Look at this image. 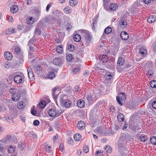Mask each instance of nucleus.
<instances>
[{
    "instance_id": "f257e3e1",
    "label": "nucleus",
    "mask_w": 156,
    "mask_h": 156,
    "mask_svg": "<svg viewBox=\"0 0 156 156\" xmlns=\"http://www.w3.org/2000/svg\"><path fill=\"white\" fill-rule=\"evenodd\" d=\"M139 1L137 0L135 1L130 9V11L133 12H137L138 10V7L139 6Z\"/></svg>"
},
{
    "instance_id": "f03ea898",
    "label": "nucleus",
    "mask_w": 156,
    "mask_h": 156,
    "mask_svg": "<svg viewBox=\"0 0 156 156\" xmlns=\"http://www.w3.org/2000/svg\"><path fill=\"white\" fill-rule=\"evenodd\" d=\"M82 32L85 34V39L86 43H89L91 41V35L89 34L88 31L85 30H83Z\"/></svg>"
},
{
    "instance_id": "7ed1b4c3",
    "label": "nucleus",
    "mask_w": 156,
    "mask_h": 156,
    "mask_svg": "<svg viewBox=\"0 0 156 156\" xmlns=\"http://www.w3.org/2000/svg\"><path fill=\"white\" fill-rule=\"evenodd\" d=\"M96 96L94 94H89L87 96V100L89 103H91L96 100Z\"/></svg>"
},
{
    "instance_id": "20e7f679",
    "label": "nucleus",
    "mask_w": 156,
    "mask_h": 156,
    "mask_svg": "<svg viewBox=\"0 0 156 156\" xmlns=\"http://www.w3.org/2000/svg\"><path fill=\"white\" fill-rule=\"evenodd\" d=\"M5 59L7 60H11L12 58V55L11 53L8 51H5L4 53Z\"/></svg>"
},
{
    "instance_id": "39448f33",
    "label": "nucleus",
    "mask_w": 156,
    "mask_h": 156,
    "mask_svg": "<svg viewBox=\"0 0 156 156\" xmlns=\"http://www.w3.org/2000/svg\"><path fill=\"white\" fill-rule=\"evenodd\" d=\"M121 38L123 40H127L129 37V35L126 31L121 32L120 34Z\"/></svg>"
},
{
    "instance_id": "423d86ee",
    "label": "nucleus",
    "mask_w": 156,
    "mask_h": 156,
    "mask_svg": "<svg viewBox=\"0 0 156 156\" xmlns=\"http://www.w3.org/2000/svg\"><path fill=\"white\" fill-rule=\"evenodd\" d=\"M14 80L16 83H20L22 81V77L19 75L15 76L14 78Z\"/></svg>"
},
{
    "instance_id": "0eeeda50",
    "label": "nucleus",
    "mask_w": 156,
    "mask_h": 156,
    "mask_svg": "<svg viewBox=\"0 0 156 156\" xmlns=\"http://www.w3.org/2000/svg\"><path fill=\"white\" fill-rule=\"evenodd\" d=\"M48 114L49 116L51 117L56 116V110L54 108L50 109L48 111Z\"/></svg>"
},
{
    "instance_id": "6e6552de",
    "label": "nucleus",
    "mask_w": 156,
    "mask_h": 156,
    "mask_svg": "<svg viewBox=\"0 0 156 156\" xmlns=\"http://www.w3.org/2000/svg\"><path fill=\"white\" fill-rule=\"evenodd\" d=\"M78 129L80 130H82L85 128V123L82 121H79L77 125Z\"/></svg>"
},
{
    "instance_id": "1a4fd4ad",
    "label": "nucleus",
    "mask_w": 156,
    "mask_h": 156,
    "mask_svg": "<svg viewBox=\"0 0 156 156\" xmlns=\"http://www.w3.org/2000/svg\"><path fill=\"white\" fill-rule=\"evenodd\" d=\"M108 10H110L111 11H115L118 8V6L116 4L112 3L110 5L109 7H108Z\"/></svg>"
},
{
    "instance_id": "9d476101",
    "label": "nucleus",
    "mask_w": 156,
    "mask_h": 156,
    "mask_svg": "<svg viewBox=\"0 0 156 156\" xmlns=\"http://www.w3.org/2000/svg\"><path fill=\"white\" fill-rule=\"evenodd\" d=\"M78 107L80 108H83L85 105V102L84 100L81 99L79 100L77 103Z\"/></svg>"
},
{
    "instance_id": "9b49d317",
    "label": "nucleus",
    "mask_w": 156,
    "mask_h": 156,
    "mask_svg": "<svg viewBox=\"0 0 156 156\" xmlns=\"http://www.w3.org/2000/svg\"><path fill=\"white\" fill-rule=\"evenodd\" d=\"M62 103H63L64 106H65L67 108L70 107L71 104V102L69 100H62Z\"/></svg>"
},
{
    "instance_id": "f8f14e48",
    "label": "nucleus",
    "mask_w": 156,
    "mask_h": 156,
    "mask_svg": "<svg viewBox=\"0 0 156 156\" xmlns=\"http://www.w3.org/2000/svg\"><path fill=\"white\" fill-rule=\"evenodd\" d=\"M99 60L103 62H107L108 60L107 56L105 55H101L99 57Z\"/></svg>"
},
{
    "instance_id": "ddd939ff",
    "label": "nucleus",
    "mask_w": 156,
    "mask_h": 156,
    "mask_svg": "<svg viewBox=\"0 0 156 156\" xmlns=\"http://www.w3.org/2000/svg\"><path fill=\"white\" fill-rule=\"evenodd\" d=\"M12 98L14 101H17L20 99V95L18 93H14L12 96Z\"/></svg>"
},
{
    "instance_id": "4468645a",
    "label": "nucleus",
    "mask_w": 156,
    "mask_h": 156,
    "mask_svg": "<svg viewBox=\"0 0 156 156\" xmlns=\"http://www.w3.org/2000/svg\"><path fill=\"white\" fill-rule=\"evenodd\" d=\"M156 16L154 15L150 16L147 19V21L150 23H152L156 20Z\"/></svg>"
},
{
    "instance_id": "2eb2a0df",
    "label": "nucleus",
    "mask_w": 156,
    "mask_h": 156,
    "mask_svg": "<svg viewBox=\"0 0 156 156\" xmlns=\"http://www.w3.org/2000/svg\"><path fill=\"white\" fill-rule=\"evenodd\" d=\"M62 63V61L59 58H55L53 61V63L56 65H58Z\"/></svg>"
},
{
    "instance_id": "dca6fc26",
    "label": "nucleus",
    "mask_w": 156,
    "mask_h": 156,
    "mask_svg": "<svg viewBox=\"0 0 156 156\" xmlns=\"http://www.w3.org/2000/svg\"><path fill=\"white\" fill-rule=\"evenodd\" d=\"M110 1V0H103V6L106 10L108 9V6Z\"/></svg>"
},
{
    "instance_id": "f3484780",
    "label": "nucleus",
    "mask_w": 156,
    "mask_h": 156,
    "mask_svg": "<svg viewBox=\"0 0 156 156\" xmlns=\"http://www.w3.org/2000/svg\"><path fill=\"white\" fill-rule=\"evenodd\" d=\"M139 52L140 55L143 56H145L147 54V50L143 48H140Z\"/></svg>"
},
{
    "instance_id": "a211bd4d",
    "label": "nucleus",
    "mask_w": 156,
    "mask_h": 156,
    "mask_svg": "<svg viewBox=\"0 0 156 156\" xmlns=\"http://www.w3.org/2000/svg\"><path fill=\"white\" fill-rule=\"evenodd\" d=\"M15 54H16L17 55H21L22 53L20 51V48L18 47H16L15 48Z\"/></svg>"
},
{
    "instance_id": "6ab92c4d",
    "label": "nucleus",
    "mask_w": 156,
    "mask_h": 156,
    "mask_svg": "<svg viewBox=\"0 0 156 156\" xmlns=\"http://www.w3.org/2000/svg\"><path fill=\"white\" fill-rule=\"evenodd\" d=\"M124 59L121 57H119L118 58L117 64L120 66L123 65L124 64Z\"/></svg>"
},
{
    "instance_id": "aec40b11",
    "label": "nucleus",
    "mask_w": 156,
    "mask_h": 156,
    "mask_svg": "<svg viewBox=\"0 0 156 156\" xmlns=\"http://www.w3.org/2000/svg\"><path fill=\"white\" fill-rule=\"evenodd\" d=\"M81 65L80 64H77L75 67L74 68L73 72L74 73H76L80 70L81 68Z\"/></svg>"
},
{
    "instance_id": "412c9836",
    "label": "nucleus",
    "mask_w": 156,
    "mask_h": 156,
    "mask_svg": "<svg viewBox=\"0 0 156 156\" xmlns=\"http://www.w3.org/2000/svg\"><path fill=\"white\" fill-rule=\"evenodd\" d=\"M18 10V8L16 5H14L11 7L10 11L13 13L16 12Z\"/></svg>"
},
{
    "instance_id": "4be33fe9",
    "label": "nucleus",
    "mask_w": 156,
    "mask_h": 156,
    "mask_svg": "<svg viewBox=\"0 0 156 156\" xmlns=\"http://www.w3.org/2000/svg\"><path fill=\"white\" fill-rule=\"evenodd\" d=\"M105 79L108 80H111L113 77L112 75L109 73H106L105 76Z\"/></svg>"
},
{
    "instance_id": "5701e85b",
    "label": "nucleus",
    "mask_w": 156,
    "mask_h": 156,
    "mask_svg": "<svg viewBox=\"0 0 156 156\" xmlns=\"http://www.w3.org/2000/svg\"><path fill=\"white\" fill-rule=\"evenodd\" d=\"M74 138L75 140L79 141L81 140L82 137L80 134L76 133L74 136Z\"/></svg>"
},
{
    "instance_id": "b1692460",
    "label": "nucleus",
    "mask_w": 156,
    "mask_h": 156,
    "mask_svg": "<svg viewBox=\"0 0 156 156\" xmlns=\"http://www.w3.org/2000/svg\"><path fill=\"white\" fill-rule=\"evenodd\" d=\"M16 147L11 146L8 148V151L9 153L12 154L15 152L16 151Z\"/></svg>"
},
{
    "instance_id": "393cba45",
    "label": "nucleus",
    "mask_w": 156,
    "mask_h": 156,
    "mask_svg": "<svg viewBox=\"0 0 156 156\" xmlns=\"http://www.w3.org/2000/svg\"><path fill=\"white\" fill-rule=\"evenodd\" d=\"M120 24L122 28H124L126 26L127 23L125 20H122L120 21Z\"/></svg>"
},
{
    "instance_id": "a878e982",
    "label": "nucleus",
    "mask_w": 156,
    "mask_h": 156,
    "mask_svg": "<svg viewBox=\"0 0 156 156\" xmlns=\"http://www.w3.org/2000/svg\"><path fill=\"white\" fill-rule=\"evenodd\" d=\"M46 102L44 101H42L38 104L39 107L40 108H44L46 105Z\"/></svg>"
},
{
    "instance_id": "bb28decb",
    "label": "nucleus",
    "mask_w": 156,
    "mask_h": 156,
    "mask_svg": "<svg viewBox=\"0 0 156 156\" xmlns=\"http://www.w3.org/2000/svg\"><path fill=\"white\" fill-rule=\"evenodd\" d=\"M124 115L121 113L117 115V119L119 122H121L124 121Z\"/></svg>"
},
{
    "instance_id": "cd10ccee",
    "label": "nucleus",
    "mask_w": 156,
    "mask_h": 156,
    "mask_svg": "<svg viewBox=\"0 0 156 156\" xmlns=\"http://www.w3.org/2000/svg\"><path fill=\"white\" fill-rule=\"evenodd\" d=\"M73 39L75 41L79 42L80 40L81 39V37L80 35L78 34H76L74 35Z\"/></svg>"
},
{
    "instance_id": "c85d7f7f",
    "label": "nucleus",
    "mask_w": 156,
    "mask_h": 156,
    "mask_svg": "<svg viewBox=\"0 0 156 156\" xmlns=\"http://www.w3.org/2000/svg\"><path fill=\"white\" fill-rule=\"evenodd\" d=\"M23 102L22 101H20L17 104V107L18 109H22L24 107Z\"/></svg>"
},
{
    "instance_id": "c756f323",
    "label": "nucleus",
    "mask_w": 156,
    "mask_h": 156,
    "mask_svg": "<svg viewBox=\"0 0 156 156\" xmlns=\"http://www.w3.org/2000/svg\"><path fill=\"white\" fill-rule=\"evenodd\" d=\"M11 137V136L10 135H8L6 136L4 140H2L1 141H3L4 143H7L10 140V139Z\"/></svg>"
},
{
    "instance_id": "7c9ffc66",
    "label": "nucleus",
    "mask_w": 156,
    "mask_h": 156,
    "mask_svg": "<svg viewBox=\"0 0 156 156\" xmlns=\"http://www.w3.org/2000/svg\"><path fill=\"white\" fill-rule=\"evenodd\" d=\"M112 29L111 27H108L105 29L104 32L106 34H108L112 32Z\"/></svg>"
},
{
    "instance_id": "2f4dec72",
    "label": "nucleus",
    "mask_w": 156,
    "mask_h": 156,
    "mask_svg": "<svg viewBox=\"0 0 156 156\" xmlns=\"http://www.w3.org/2000/svg\"><path fill=\"white\" fill-rule=\"evenodd\" d=\"M74 56L71 54H69L66 56V59L68 61L70 62L73 59Z\"/></svg>"
},
{
    "instance_id": "473e14b6",
    "label": "nucleus",
    "mask_w": 156,
    "mask_h": 156,
    "mask_svg": "<svg viewBox=\"0 0 156 156\" xmlns=\"http://www.w3.org/2000/svg\"><path fill=\"white\" fill-rule=\"evenodd\" d=\"M34 69L35 72L38 73V72H40L42 69V68L41 66H35L34 67Z\"/></svg>"
},
{
    "instance_id": "72a5a7b5",
    "label": "nucleus",
    "mask_w": 156,
    "mask_h": 156,
    "mask_svg": "<svg viewBox=\"0 0 156 156\" xmlns=\"http://www.w3.org/2000/svg\"><path fill=\"white\" fill-rule=\"evenodd\" d=\"M67 48L68 50L69 51H72L73 50L74 48V46L72 44H68L67 45Z\"/></svg>"
},
{
    "instance_id": "f704fd0d",
    "label": "nucleus",
    "mask_w": 156,
    "mask_h": 156,
    "mask_svg": "<svg viewBox=\"0 0 156 156\" xmlns=\"http://www.w3.org/2000/svg\"><path fill=\"white\" fill-rule=\"evenodd\" d=\"M71 9L70 7H68L66 8H65L63 9L64 12L66 14L70 13L71 12Z\"/></svg>"
},
{
    "instance_id": "c9c22d12",
    "label": "nucleus",
    "mask_w": 156,
    "mask_h": 156,
    "mask_svg": "<svg viewBox=\"0 0 156 156\" xmlns=\"http://www.w3.org/2000/svg\"><path fill=\"white\" fill-rule=\"evenodd\" d=\"M55 76L54 72H50L48 73V78L49 79H52Z\"/></svg>"
},
{
    "instance_id": "e433bc0d",
    "label": "nucleus",
    "mask_w": 156,
    "mask_h": 156,
    "mask_svg": "<svg viewBox=\"0 0 156 156\" xmlns=\"http://www.w3.org/2000/svg\"><path fill=\"white\" fill-rule=\"evenodd\" d=\"M105 151L108 153H110L111 152L112 148L109 145H106L105 147Z\"/></svg>"
},
{
    "instance_id": "4c0bfd02",
    "label": "nucleus",
    "mask_w": 156,
    "mask_h": 156,
    "mask_svg": "<svg viewBox=\"0 0 156 156\" xmlns=\"http://www.w3.org/2000/svg\"><path fill=\"white\" fill-rule=\"evenodd\" d=\"M139 139L141 142H144L147 140L146 136L144 134L141 135Z\"/></svg>"
},
{
    "instance_id": "58836bf2",
    "label": "nucleus",
    "mask_w": 156,
    "mask_h": 156,
    "mask_svg": "<svg viewBox=\"0 0 156 156\" xmlns=\"http://www.w3.org/2000/svg\"><path fill=\"white\" fill-rule=\"evenodd\" d=\"M34 19L32 17H30L29 19L27 20L26 23L27 24H32L34 22Z\"/></svg>"
},
{
    "instance_id": "ea45409f",
    "label": "nucleus",
    "mask_w": 156,
    "mask_h": 156,
    "mask_svg": "<svg viewBox=\"0 0 156 156\" xmlns=\"http://www.w3.org/2000/svg\"><path fill=\"white\" fill-rule=\"evenodd\" d=\"M69 4L71 6H74L77 4V2L76 0H70Z\"/></svg>"
},
{
    "instance_id": "a19ab883",
    "label": "nucleus",
    "mask_w": 156,
    "mask_h": 156,
    "mask_svg": "<svg viewBox=\"0 0 156 156\" xmlns=\"http://www.w3.org/2000/svg\"><path fill=\"white\" fill-rule=\"evenodd\" d=\"M18 146L19 148L21 150H22L25 147V145L20 142L19 143Z\"/></svg>"
},
{
    "instance_id": "79ce46f5",
    "label": "nucleus",
    "mask_w": 156,
    "mask_h": 156,
    "mask_svg": "<svg viewBox=\"0 0 156 156\" xmlns=\"http://www.w3.org/2000/svg\"><path fill=\"white\" fill-rule=\"evenodd\" d=\"M150 141L151 144L156 145V137L153 136L151 138Z\"/></svg>"
},
{
    "instance_id": "37998d69",
    "label": "nucleus",
    "mask_w": 156,
    "mask_h": 156,
    "mask_svg": "<svg viewBox=\"0 0 156 156\" xmlns=\"http://www.w3.org/2000/svg\"><path fill=\"white\" fill-rule=\"evenodd\" d=\"M150 85L151 87L153 88L156 87V81L153 80L151 81L150 82Z\"/></svg>"
},
{
    "instance_id": "c03bdc74",
    "label": "nucleus",
    "mask_w": 156,
    "mask_h": 156,
    "mask_svg": "<svg viewBox=\"0 0 156 156\" xmlns=\"http://www.w3.org/2000/svg\"><path fill=\"white\" fill-rule=\"evenodd\" d=\"M56 49L57 52L58 53L62 52L63 51V48L61 46H58L56 48Z\"/></svg>"
},
{
    "instance_id": "a18cd8bd",
    "label": "nucleus",
    "mask_w": 156,
    "mask_h": 156,
    "mask_svg": "<svg viewBox=\"0 0 156 156\" xmlns=\"http://www.w3.org/2000/svg\"><path fill=\"white\" fill-rule=\"evenodd\" d=\"M98 17L96 16L93 20V26H92V29L94 30L95 28L94 25L96 24L97 22Z\"/></svg>"
},
{
    "instance_id": "49530a36",
    "label": "nucleus",
    "mask_w": 156,
    "mask_h": 156,
    "mask_svg": "<svg viewBox=\"0 0 156 156\" xmlns=\"http://www.w3.org/2000/svg\"><path fill=\"white\" fill-rule=\"evenodd\" d=\"M103 151L102 150L97 151L95 155V156H102L103 155Z\"/></svg>"
},
{
    "instance_id": "de8ad7c7",
    "label": "nucleus",
    "mask_w": 156,
    "mask_h": 156,
    "mask_svg": "<svg viewBox=\"0 0 156 156\" xmlns=\"http://www.w3.org/2000/svg\"><path fill=\"white\" fill-rule=\"evenodd\" d=\"M45 148L47 152L49 153L51 151V148L50 146H48V145H46L45 146Z\"/></svg>"
},
{
    "instance_id": "09e8293b",
    "label": "nucleus",
    "mask_w": 156,
    "mask_h": 156,
    "mask_svg": "<svg viewBox=\"0 0 156 156\" xmlns=\"http://www.w3.org/2000/svg\"><path fill=\"white\" fill-rule=\"evenodd\" d=\"M35 34L37 35H40L41 31L40 28L38 27H36L34 32Z\"/></svg>"
},
{
    "instance_id": "8fccbe9b",
    "label": "nucleus",
    "mask_w": 156,
    "mask_h": 156,
    "mask_svg": "<svg viewBox=\"0 0 156 156\" xmlns=\"http://www.w3.org/2000/svg\"><path fill=\"white\" fill-rule=\"evenodd\" d=\"M57 88L56 87H54L53 89L52 90V95H53V97L54 98H56V96L55 94V92L57 90Z\"/></svg>"
},
{
    "instance_id": "3c124183",
    "label": "nucleus",
    "mask_w": 156,
    "mask_h": 156,
    "mask_svg": "<svg viewBox=\"0 0 156 156\" xmlns=\"http://www.w3.org/2000/svg\"><path fill=\"white\" fill-rule=\"evenodd\" d=\"M119 96L121 97V100H124L126 99V97L125 96L124 93H121L119 94Z\"/></svg>"
},
{
    "instance_id": "603ef678",
    "label": "nucleus",
    "mask_w": 156,
    "mask_h": 156,
    "mask_svg": "<svg viewBox=\"0 0 156 156\" xmlns=\"http://www.w3.org/2000/svg\"><path fill=\"white\" fill-rule=\"evenodd\" d=\"M5 149L3 145L0 144V152L1 153L5 151Z\"/></svg>"
},
{
    "instance_id": "864d4df0",
    "label": "nucleus",
    "mask_w": 156,
    "mask_h": 156,
    "mask_svg": "<svg viewBox=\"0 0 156 156\" xmlns=\"http://www.w3.org/2000/svg\"><path fill=\"white\" fill-rule=\"evenodd\" d=\"M83 150L85 153H87L89 151L88 146H85L83 147Z\"/></svg>"
},
{
    "instance_id": "5fc2aeb1",
    "label": "nucleus",
    "mask_w": 156,
    "mask_h": 156,
    "mask_svg": "<svg viewBox=\"0 0 156 156\" xmlns=\"http://www.w3.org/2000/svg\"><path fill=\"white\" fill-rule=\"evenodd\" d=\"M40 123V122L39 120H36L33 122V124L36 126H38Z\"/></svg>"
},
{
    "instance_id": "6e6d98bb",
    "label": "nucleus",
    "mask_w": 156,
    "mask_h": 156,
    "mask_svg": "<svg viewBox=\"0 0 156 156\" xmlns=\"http://www.w3.org/2000/svg\"><path fill=\"white\" fill-rule=\"evenodd\" d=\"M52 4V3H50L48 5L46 8V11L47 12H48V11L50 7L51 6Z\"/></svg>"
},
{
    "instance_id": "4d7b16f0",
    "label": "nucleus",
    "mask_w": 156,
    "mask_h": 156,
    "mask_svg": "<svg viewBox=\"0 0 156 156\" xmlns=\"http://www.w3.org/2000/svg\"><path fill=\"white\" fill-rule=\"evenodd\" d=\"M63 144L62 143L60 144L59 146V149L61 151H62L63 150Z\"/></svg>"
},
{
    "instance_id": "13d9d810",
    "label": "nucleus",
    "mask_w": 156,
    "mask_h": 156,
    "mask_svg": "<svg viewBox=\"0 0 156 156\" xmlns=\"http://www.w3.org/2000/svg\"><path fill=\"white\" fill-rule=\"evenodd\" d=\"M116 100L119 105H122V104L120 101V99L119 98L118 96L116 97Z\"/></svg>"
},
{
    "instance_id": "bf43d9fd",
    "label": "nucleus",
    "mask_w": 156,
    "mask_h": 156,
    "mask_svg": "<svg viewBox=\"0 0 156 156\" xmlns=\"http://www.w3.org/2000/svg\"><path fill=\"white\" fill-rule=\"evenodd\" d=\"M68 143L69 144H72L73 140H72V139L71 137H69L68 139Z\"/></svg>"
},
{
    "instance_id": "052dcab7",
    "label": "nucleus",
    "mask_w": 156,
    "mask_h": 156,
    "mask_svg": "<svg viewBox=\"0 0 156 156\" xmlns=\"http://www.w3.org/2000/svg\"><path fill=\"white\" fill-rule=\"evenodd\" d=\"M114 129L116 131H117L120 129L119 125L117 124H115L114 125Z\"/></svg>"
},
{
    "instance_id": "680f3d73",
    "label": "nucleus",
    "mask_w": 156,
    "mask_h": 156,
    "mask_svg": "<svg viewBox=\"0 0 156 156\" xmlns=\"http://www.w3.org/2000/svg\"><path fill=\"white\" fill-rule=\"evenodd\" d=\"M31 113L33 115L35 116L37 113V112L34 110H32L31 111Z\"/></svg>"
},
{
    "instance_id": "e2e57ef3",
    "label": "nucleus",
    "mask_w": 156,
    "mask_h": 156,
    "mask_svg": "<svg viewBox=\"0 0 156 156\" xmlns=\"http://www.w3.org/2000/svg\"><path fill=\"white\" fill-rule=\"evenodd\" d=\"M89 72L88 71L86 70L84 72L83 75L84 76L86 77L89 75Z\"/></svg>"
},
{
    "instance_id": "0e129e2a",
    "label": "nucleus",
    "mask_w": 156,
    "mask_h": 156,
    "mask_svg": "<svg viewBox=\"0 0 156 156\" xmlns=\"http://www.w3.org/2000/svg\"><path fill=\"white\" fill-rule=\"evenodd\" d=\"M28 77L30 79L34 76L33 72L28 73Z\"/></svg>"
},
{
    "instance_id": "69168bd1",
    "label": "nucleus",
    "mask_w": 156,
    "mask_h": 156,
    "mask_svg": "<svg viewBox=\"0 0 156 156\" xmlns=\"http://www.w3.org/2000/svg\"><path fill=\"white\" fill-rule=\"evenodd\" d=\"M152 105L154 108L156 109V101H154L152 103Z\"/></svg>"
},
{
    "instance_id": "338daca9",
    "label": "nucleus",
    "mask_w": 156,
    "mask_h": 156,
    "mask_svg": "<svg viewBox=\"0 0 156 156\" xmlns=\"http://www.w3.org/2000/svg\"><path fill=\"white\" fill-rule=\"evenodd\" d=\"M62 113V111L61 110H59L56 111V117L58 116Z\"/></svg>"
},
{
    "instance_id": "774afa93",
    "label": "nucleus",
    "mask_w": 156,
    "mask_h": 156,
    "mask_svg": "<svg viewBox=\"0 0 156 156\" xmlns=\"http://www.w3.org/2000/svg\"><path fill=\"white\" fill-rule=\"evenodd\" d=\"M33 40L31 39L28 42V46H30V45H31L33 44Z\"/></svg>"
}]
</instances>
